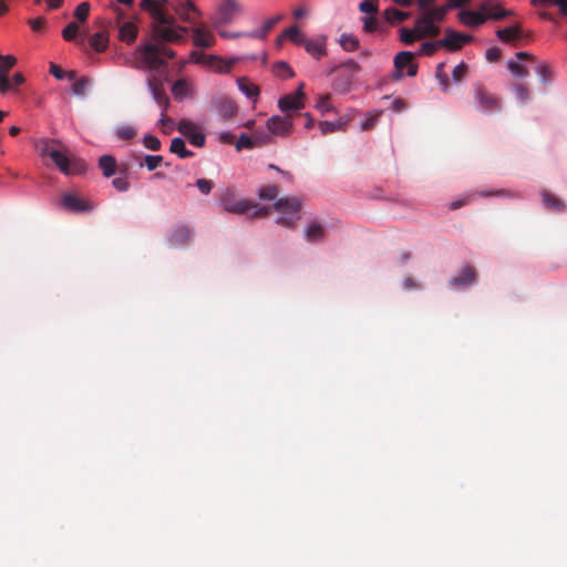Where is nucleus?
I'll use <instances>...</instances> for the list:
<instances>
[{
  "instance_id": "obj_1",
  "label": "nucleus",
  "mask_w": 567,
  "mask_h": 567,
  "mask_svg": "<svg viewBox=\"0 0 567 567\" xmlns=\"http://www.w3.org/2000/svg\"><path fill=\"white\" fill-rule=\"evenodd\" d=\"M35 148L41 157H50L64 175H80L86 171V163L79 157L70 156L69 150L59 140L41 138L35 142Z\"/></svg>"
},
{
  "instance_id": "obj_2",
  "label": "nucleus",
  "mask_w": 567,
  "mask_h": 567,
  "mask_svg": "<svg viewBox=\"0 0 567 567\" xmlns=\"http://www.w3.org/2000/svg\"><path fill=\"white\" fill-rule=\"evenodd\" d=\"M220 205L223 208L231 214L243 215L251 212L254 217L267 216L270 212V207H259L257 204H251L245 199H240L236 190L231 187L225 188L220 194Z\"/></svg>"
},
{
  "instance_id": "obj_3",
  "label": "nucleus",
  "mask_w": 567,
  "mask_h": 567,
  "mask_svg": "<svg viewBox=\"0 0 567 567\" xmlns=\"http://www.w3.org/2000/svg\"><path fill=\"white\" fill-rule=\"evenodd\" d=\"M447 12L449 9L445 4L424 9V12L415 20V30L419 32V37H437L440 28L435 23L442 22Z\"/></svg>"
},
{
  "instance_id": "obj_4",
  "label": "nucleus",
  "mask_w": 567,
  "mask_h": 567,
  "mask_svg": "<svg viewBox=\"0 0 567 567\" xmlns=\"http://www.w3.org/2000/svg\"><path fill=\"white\" fill-rule=\"evenodd\" d=\"M135 61L131 64L132 68L141 70L147 69L150 71H159L166 68L167 63L159 55V44L146 43L140 45L135 51Z\"/></svg>"
},
{
  "instance_id": "obj_5",
  "label": "nucleus",
  "mask_w": 567,
  "mask_h": 567,
  "mask_svg": "<svg viewBox=\"0 0 567 567\" xmlns=\"http://www.w3.org/2000/svg\"><path fill=\"white\" fill-rule=\"evenodd\" d=\"M473 101L476 110L484 114L501 112L502 100L482 83L473 85Z\"/></svg>"
},
{
  "instance_id": "obj_6",
  "label": "nucleus",
  "mask_w": 567,
  "mask_h": 567,
  "mask_svg": "<svg viewBox=\"0 0 567 567\" xmlns=\"http://www.w3.org/2000/svg\"><path fill=\"white\" fill-rule=\"evenodd\" d=\"M241 12V7L236 0H224L217 8L214 23L216 25L230 23Z\"/></svg>"
},
{
  "instance_id": "obj_7",
  "label": "nucleus",
  "mask_w": 567,
  "mask_h": 567,
  "mask_svg": "<svg viewBox=\"0 0 567 567\" xmlns=\"http://www.w3.org/2000/svg\"><path fill=\"white\" fill-rule=\"evenodd\" d=\"M414 54L409 51H402L394 58L395 72L393 74L394 80H401L403 76V70L406 68V74L409 76L416 75L417 65L413 62Z\"/></svg>"
},
{
  "instance_id": "obj_8",
  "label": "nucleus",
  "mask_w": 567,
  "mask_h": 567,
  "mask_svg": "<svg viewBox=\"0 0 567 567\" xmlns=\"http://www.w3.org/2000/svg\"><path fill=\"white\" fill-rule=\"evenodd\" d=\"M177 130L192 145L196 147H203L205 145V134L192 121L181 120Z\"/></svg>"
},
{
  "instance_id": "obj_9",
  "label": "nucleus",
  "mask_w": 567,
  "mask_h": 567,
  "mask_svg": "<svg viewBox=\"0 0 567 567\" xmlns=\"http://www.w3.org/2000/svg\"><path fill=\"white\" fill-rule=\"evenodd\" d=\"M190 59L198 64H207L215 71L226 73L229 72L234 65V61H224L218 56L204 54L197 51L192 52Z\"/></svg>"
},
{
  "instance_id": "obj_10",
  "label": "nucleus",
  "mask_w": 567,
  "mask_h": 567,
  "mask_svg": "<svg viewBox=\"0 0 567 567\" xmlns=\"http://www.w3.org/2000/svg\"><path fill=\"white\" fill-rule=\"evenodd\" d=\"M175 13L183 22L195 23L196 19L200 17L199 9L190 0H178L173 7Z\"/></svg>"
},
{
  "instance_id": "obj_11",
  "label": "nucleus",
  "mask_w": 567,
  "mask_h": 567,
  "mask_svg": "<svg viewBox=\"0 0 567 567\" xmlns=\"http://www.w3.org/2000/svg\"><path fill=\"white\" fill-rule=\"evenodd\" d=\"M472 39L473 38L468 34H462L452 29H446L445 37L437 40V43L446 50L454 52L460 50L465 43L471 42Z\"/></svg>"
},
{
  "instance_id": "obj_12",
  "label": "nucleus",
  "mask_w": 567,
  "mask_h": 567,
  "mask_svg": "<svg viewBox=\"0 0 567 567\" xmlns=\"http://www.w3.org/2000/svg\"><path fill=\"white\" fill-rule=\"evenodd\" d=\"M292 117L291 115L279 116L274 115L267 121V128L274 135L288 136L292 131Z\"/></svg>"
},
{
  "instance_id": "obj_13",
  "label": "nucleus",
  "mask_w": 567,
  "mask_h": 567,
  "mask_svg": "<svg viewBox=\"0 0 567 567\" xmlns=\"http://www.w3.org/2000/svg\"><path fill=\"white\" fill-rule=\"evenodd\" d=\"M187 28L175 27V22L173 24H158L154 28V32L157 38H159L164 42H179L183 40V35L181 32H187Z\"/></svg>"
},
{
  "instance_id": "obj_14",
  "label": "nucleus",
  "mask_w": 567,
  "mask_h": 567,
  "mask_svg": "<svg viewBox=\"0 0 567 567\" xmlns=\"http://www.w3.org/2000/svg\"><path fill=\"white\" fill-rule=\"evenodd\" d=\"M192 239V231L186 225H176L169 233L167 245L169 248H179L187 245Z\"/></svg>"
},
{
  "instance_id": "obj_15",
  "label": "nucleus",
  "mask_w": 567,
  "mask_h": 567,
  "mask_svg": "<svg viewBox=\"0 0 567 567\" xmlns=\"http://www.w3.org/2000/svg\"><path fill=\"white\" fill-rule=\"evenodd\" d=\"M141 8L151 13L157 24H173L175 18L166 14L155 0H142Z\"/></svg>"
},
{
  "instance_id": "obj_16",
  "label": "nucleus",
  "mask_w": 567,
  "mask_h": 567,
  "mask_svg": "<svg viewBox=\"0 0 567 567\" xmlns=\"http://www.w3.org/2000/svg\"><path fill=\"white\" fill-rule=\"evenodd\" d=\"M16 63L17 59L10 54L6 55V59L0 62V93L2 94L12 91L9 72Z\"/></svg>"
},
{
  "instance_id": "obj_17",
  "label": "nucleus",
  "mask_w": 567,
  "mask_h": 567,
  "mask_svg": "<svg viewBox=\"0 0 567 567\" xmlns=\"http://www.w3.org/2000/svg\"><path fill=\"white\" fill-rule=\"evenodd\" d=\"M146 83L154 101L157 104L169 105V99L165 93L163 81L158 76H156L155 74L151 75L147 79Z\"/></svg>"
},
{
  "instance_id": "obj_18",
  "label": "nucleus",
  "mask_w": 567,
  "mask_h": 567,
  "mask_svg": "<svg viewBox=\"0 0 567 567\" xmlns=\"http://www.w3.org/2000/svg\"><path fill=\"white\" fill-rule=\"evenodd\" d=\"M269 140V136L266 135V134H258V133H255L252 136H249L247 134H241L235 146H236V150L238 152L243 151V150H250V148H254L256 146H260L262 145L264 143H266L267 141Z\"/></svg>"
},
{
  "instance_id": "obj_19",
  "label": "nucleus",
  "mask_w": 567,
  "mask_h": 567,
  "mask_svg": "<svg viewBox=\"0 0 567 567\" xmlns=\"http://www.w3.org/2000/svg\"><path fill=\"white\" fill-rule=\"evenodd\" d=\"M327 39L326 37H318L316 39H305L302 45L306 51L316 59H320L327 54L326 49Z\"/></svg>"
},
{
  "instance_id": "obj_20",
  "label": "nucleus",
  "mask_w": 567,
  "mask_h": 567,
  "mask_svg": "<svg viewBox=\"0 0 567 567\" xmlns=\"http://www.w3.org/2000/svg\"><path fill=\"white\" fill-rule=\"evenodd\" d=\"M61 200L63 207L71 212L82 213L92 209L90 204L73 194H64Z\"/></svg>"
},
{
  "instance_id": "obj_21",
  "label": "nucleus",
  "mask_w": 567,
  "mask_h": 567,
  "mask_svg": "<svg viewBox=\"0 0 567 567\" xmlns=\"http://www.w3.org/2000/svg\"><path fill=\"white\" fill-rule=\"evenodd\" d=\"M300 200L297 197H285L279 198L274 204V209L284 215L295 214L300 208Z\"/></svg>"
},
{
  "instance_id": "obj_22",
  "label": "nucleus",
  "mask_w": 567,
  "mask_h": 567,
  "mask_svg": "<svg viewBox=\"0 0 567 567\" xmlns=\"http://www.w3.org/2000/svg\"><path fill=\"white\" fill-rule=\"evenodd\" d=\"M458 18H460V21L467 27H478L487 20V17H485V12L481 11V10L480 11H472V10L462 11V12H460Z\"/></svg>"
},
{
  "instance_id": "obj_23",
  "label": "nucleus",
  "mask_w": 567,
  "mask_h": 567,
  "mask_svg": "<svg viewBox=\"0 0 567 567\" xmlns=\"http://www.w3.org/2000/svg\"><path fill=\"white\" fill-rule=\"evenodd\" d=\"M476 280V271L474 267L466 265L462 268L461 272L450 280L452 286H467L474 284Z\"/></svg>"
},
{
  "instance_id": "obj_24",
  "label": "nucleus",
  "mask_w": 567,
  "mask_h": 567,
  "mask_svg": "<svg viewBox=\"0 0 567 567\" xmlns=\"http://www.w3.org/2000/svg\"><path fill=\"white\" fill-rule=\"evenodd\" d=\"M193 41L196 47L210 48L214 45L215 39L204 27H196L193 29Z\"/></svg>"
},
{
  "instance_id": "obj_25",
  "label": "nucleus",
  "mask_w": 567,
  "mask_h": 567,
  "mask_svg": "<svg viewBox=\"0 0 567 567\" xmlns=\"http://www.w3.org/2000/svg\"><path fill=\"white\" fill-rule=\"evenodd\" d=\"M480 9L485 12L487 20H502L514 14V11L504 9L499 4L489 6L488 3H483Z\"/></svg>"
},
{
  "instance_id": "obj_26",
  "label": "nucleus",
  "mask_w": 567,
  "mask_h": 567,
  "mask_svg": "<svg viewBox=\"0 0 567 567\" xmlns=\"http://www.w3.org/2000/svg\"><path fill=\"white\" fill-rule=\"evenodd\" d=\"M284 18L282 14L267 19L259 30H255L246 34V37L264 40L267 38L270 30Z\"/></svg>"
},
{
  "instance_id": "obj_27",
  "label": "nucleus",
  "mask_w": 567,
  "mask_h": 567,
  "mask_svg": "<svg viewBox=\"0 0 567 567\" xmlns=\"http://www.w3.org/2000/svg\"><path fill=\"white\" fill-rule=\"evenodd\" d=\"M278 106L282 112L299 111L303 107V103L298 96L287 94L278 101Z\"/></svg>"
},
{
  "instance_id": "obj_28",
  "label": "nucleus",
  "mask_w": 567,
  "mask_h": 567,
  "mask_svg": "<svg viewBox=\"0 0 567 567\" xmlns=\"http://www.w3.org/2000/svg\"><path fill=\"white\" fill-rule=\"evenodd\" d=\"M305 236L308 241L317 243L324 238L326 229L320 223L313 221L306 228Z\"/></svg>"
},
{
  "instance_id": "obj_29",
  "label": "nucleus",
  "mask_w": 567,
  "mask_h": 567,
  "mask_svg": "<svg viewBox=\"0 0 567 567\" xmlns=\"http://www.w3.org/2000/svg\"><path fill=\"white\" fill-rule=\"evenodd\" d=\"M90 47L96 52H104L109 45V33L101 31L92 34L89 38Z\"/></svg>"
},
{
  "instance_id": "obj_30",
  "label": "nucleus",
  "mask_w": 567,
  "mask_h": 567,
  "mask_svg": "<svg viewBox=\"0 0 567 567\" xmlns=\"http://www.w3.org/2000/svg\"><path fill=\"white\" fill-rule=\"evenodd\" d=\"M530 3L537 8L556 7L560 16L567 18V0H532Z\"/></svg>"
},
{
  "instance_id": "obj_31",
  "label": "nucleus",
  "mask_w": 567,
  "mask_h": 567,
  "mask_svg": "<svg viewBox=\"0 0 567 567\" xmlns=\"http://www.w3.org/2000/svg\"><path fill=\"white\" fill-rule=\"evenodd\" d=\"M288 38L291 42L296 44H302L306 37L302 35L298 29V27L292 25L288 29H286L278 38H277V44L281 45L282 41Z\"/></svg>"
},
{
  "instance_id": "obj_32",
  "label": "nucleus",
  "mask_w": 567,
  "mask_h": 567,
  "mask_svg": "<svg viewBox=\"0 0 567 567\" xmlns=\"http://www.w3.org/2000/svg\"><path fill=\"white\" fill-rule=\"evenodd\" d=\"M522 29L520 25H514V27H507L504 29H499L496 31V35L499 40L503 42H512L514 40H517L522 37Z\"/></svg>"
},
{
  "instance_id": "obj_33",
  "label": "nucleus",
  "mask_w": 567,
  "mask_h": 567,
  "mask_svg": "<svg viewBox=\"0 0 567 567\" xmlns=\"http://www.w3.org/2000/svg\"><path fill=\"white\" fill-rule=\"evenodd\" d=\"M217 107L225 118H231L237 113V105L231 99L223 97L218 101Z\"/></svg>"
},
{
  "instance_id": "obj_34",
  "label": "nucleus",
  "mask_w": 567,
  "mask_h": 567,
  "mask_svg": "<svg viewBox=\"0 0 567 567\" xmlns=\"http://www.w3.org/2000/svg\"><path fill=\"white\" fill-rule=\"evenodd\" d=\"M137 27L133 22H125L120 28V40L126 43H133L137 38Z\"/></svg>"
},
{
  "instance_id": "obj_35",
  "label": "nucleus",
  "mask_w": 567,
  "mask_h": 567,
  "mask_svg": "<svg viewBox=\"0 0 567 567\" xmlns=\"http://www.w3.org/2000/svg\"><path fill=\"white\" fill-rule=\"evenodd\" d=\"M169 151L181 158H188L194 156V153L186 148L185 141L181 137H175L172 140Z\"/></svg>"
},
{
  "instance_id": "obj_36",
  "label": "nucleus",
  "mask_w": 567,
  "mask_h": 567,
  "mask_svg": "<svg viewBox=\"0 0 567 567\" xmlns=\"http://www.w3.org/2000/svg\"><path fill=\"white\" fill-rule=\"evenodd\" d=\"M383 14L385 20L392 24L401 23L411 17L410 12L400 11L395 8L385 9Z\"/></svg>"
},
{
  "instance_id": "obj_37",
  "label": "nucleus",
  "mask_w": 567,
  "mask_h": 567,
  "mask_svg": "<svg viewBox=\"0 0 567 567\" xmlns=\"http://www.w3.org/2000/svg\"><path fill=\"white\" fill-rule=\"evenodd\" d=\"M99 166L105 177H111L116 169V159L112 155H103L99 158Z\"/></svg>"
},
{
  "instance_id": "obj_38",
  "label": "nucleus",
  "mask_w": 567,
  "mask_h": 567,
  "mask_svg": "<svg viewBox=\"0 0 567 567\" xmlns=\"http://www.w3.org/2000/svg\"><path fill=\"white\" fill-rule=\"evenodd\" d=\"M319 128L322 135H327L337 131H344L346 122L342 120L336 122L322 121L319 123Z\"/></svg>"
},
{
  "instance_id": "obj_39",
  "label": "nucleus",
  "mask_w": 567,
  "mask_h": 567,
  "mask_svg": "<svg viewBox=\"0 0 567 567\" xmlns=\"http://www.w3.org/2000/svg\"><path fill=\"white\" fill-rule=\"evenodd\" d=\"M339 43L343 50L353 52L359 48V39L353 34L342 33L339 39Z\"/></svg>"
},
{
  "instance_id": "obj_40",
  "label": "nucleus",
  "mask_w": 567,
  "mask_h": 567,
  "mask_svg": "<svg viewBox=\"0 0 567 567\" xmlns=\"http://www.w3.org/2000/svg\"><path fill=\"white\" fill-rule=\"evenodd\" d=\"M238 86L249 99H256L259 95V87L247 79H239Z\"/></svg>"
},
{
  "instance_id": "obj_41",
  "label": "nucleus",
  "mask_w": 567,
  "mask_h": 567,
  "mask_svg": "<svg viewBox=\"0 0 567 567\" xmlns=\"http://www.w3.org/2000/svg\"><path fill=\"white\" fill-rule=\"evenodd\" d=\"M543 200H544L545 206L550 209L561 212L566 208V205L558 197H556L553 194L544 193Z\"/></svg>"
},
{
  "instance_id": "obj_42",
  "label": "nucleus",
  "mask_w": 567,
  "mask_h": 567,
  "mask_svg": "<svg viewBox=\"0 0 567 567\" xmlns=\"http://www.w3.org/2000/svg\"><path fill=\"white\" fill-rule=\"evenodd\" d=\"M136 161L138 162L140 166H143L145 164V166L148 171H155L163 162V156L145 155L144 163L141 161L140 156H136Z\"/></svg>"
},
{
  "instance_id": "obj_43",
  "label": "nucleus",
  "mask_w": 567,
  "mask_h": 567,
  "mask_svg": "<svg viewBox=\"0 0 567 567\" xmlns=\"http://www.w3.org/2000/svg\"><path fill=\"white\" fill-rule=\"evenodd\" d=\"M274 73L281 79H290L295 75L290 65L284 61H279L274 65Z\"/></svg>"
},
{
  "instance_id": "obj_44",
  "label": "nucleus",
  "mask_w": 567,
  "mask_h": 567,
  "mask_svg": "<svg viewBox=\"0 0 567 567\" xmlns=\"http://www.w3.org/2000/svg\"><path fill=\"white\" fill-rule=\"evenodd\" d=\"M279 194V187L276 185L261 186L258 190L259 198L262 200H274Z\"/></svg>"
},
{
  "instance_id": "obj_45",
  "label": "nucleus",
  "mask_w": 567,
  "mask_h": 567,
  "mask_svg": "<svg viewBox=\"0 0 567 567\" xmlns=\"http://www.w3.org/2000/svg\"><path fill=\"white\" fill-rule=\"evenodd\" d=\"M187 91H188V85L185 80H177L174 82V84L172 86V93L175 99H183L184 96H186Z\"/></svg>"
},
{
  "instance_id": "obj_46",
  "label": "nucleus",
  "mask_w": 567,
  "mask_h": 567,
  "mask_svg": "<svg viewBox=\"0 0 567 567\" xmlns=\"http://www.w3.org/2000/svg\"><path fill=\"white\" fill-rule=\"evenodd\" d=\"M90 3L81 2L74 10V17L79 20V22L83 23L87 20L90 14Z\"/></svg>"
},
{
  "instance_id": "obj_47",
  "label": "nucleus",
  "mask_w": 567,
  "mask_h": 567,
  "mask_svg": "<svg viewBox=\"0 0 567 567\" xmlns=\"http://www.w3.org/2000/svg\"><path fill=\"white\" fill-rule=\"evenodd\" d=\"M507 68L512 72L513 75L520 78V79H525L529 74L528 70L525 66H523L518 62H515L512 60L507 62Z\"/></svg>"
},
{
  "instance_id": "obj_48",
  "label": "nucleus",
  "mask_w": 567,
  "mask_h": 567,
  "mask_svg": "<svg viewBox=\"0 0 567 567\" xmlns=\"http://www.w3.org/2000/svg\"><path fill=\"white\" fill-rule=\"evenodd\" d=\"M79 33V27L75 22H70L63 30H62V38L65 41H74Z\"/></svg>"
},
{
  "instance_id": "obj_49",
  "label": "nucleus",
  "mask_w": 567,
  "mask_h": 567,
  "mask_svg": "<svg viewBox=\"0 0 567 567\" xmlns=\"http://www.w3.org/2000/svg\"><path fill=\"white\" fill-rule=\"evenodd\" d=\"M136 128L131 125H122L116 130V135L121 140H132L136 135Z\"/></svg>"
},
{
  "instance_id": "obj_50",
  "label": "nucleus",
  "mask_w": 567,
  "mask_h": 567,
  "mask_svg": "<svg viewBox=\"0 0 567 567\" xmlns=\"http://www.w3.org/2000/svg\"><path fill=\"white\" fill-rule=\"evenodd\" d=\"M422 37H419V32L415 30V31H412L410 29H406V28H402L401 29V35H400V39L403 43L405 44H411L413 43L416 39H421Z\"/></svg>"
},
{
  "instance_id": "obj_51",
  "label": "nucleus",
  "mask_w": 567,
  "mask_h": 567,
  "mask_svg": "<svg viewBox=\"0 0 567 567\" xmlns=\"http://www.w3.org/2000/svg\"><path fill=\"white\" fill-rule=\"evenodd\" d=\"M513 92L515 93L516 97L523 103L529 100V90L525 87L523 84L515 83L513 85Z\"/></svg>"
},
{
  "instance_id": "obj_52",
  "label": "nucleus",
  "mask_w": 567,
  "mask_h": 567,
  "mask_svg": "<svg viewBox=\"0 0 567 567\" xmlns=\"http://www.w3.org/2000/svg\"><path fill=\"white\" fill-rule=\"evenodd\" d=\"M143 144L146 148L151 151H159L161 150V141L152 134H146L143 138Z\"/></svg>"
},
{
  "instance_id": "obj_53",
  "label": "nucleus",
  "mask_w": 567,
  "mask_h": 567,
  "mask_svg": "<svg viewBox=\"0 0 567 567\" xmlns=\"http://www.w3.org/2000/svg\"><path fill=\"white\" fill-rule=\"evenodd\" d=\"M316 107L322 114H326V113L332 111L333 106L330 103V95H322V96H320L319 101L316 104Z\"/></svg>"
},
{
  "instance_id": "obj_54",
  "label": "nucleus",
  "mask_w": 567,
  "mask_h": 567,
  "mask_svg": "<svg viewBox=\"0 0 567 567\" xmlns=\"http://www.w3.org/2000/svg\"><path fill=\"white\" fill-rule=\"evenodd\" d=\"M158 124H159L163 133H165V134H171L172 131L174 130L173 120L169 118L168 116H166V114H164V112H161V118L158 121Z\"/></svg>"
},
{
  "instance_id": "obj_55",
  "label": "nucleus",
  "mask_w": 567,
  "mask_h": 567,
  "mask_svg": "<svg viewBox=\"0 0 567 567\" xmlns=\"http://www.w3.org/2000/svg\"><path fill=\"white\" fill-rule=\"evenodd\" d=\"M90 81L86 78H81L75 81L72 85V90L76 95H84L89 86Z\"/></svg>"
},
{
  "instance_id": "obj_56",
  "label": "nucleus",
  "mask_w": 567,
  "mask_h": 567,
  "mask_svg": "<svg viewBox=\"0 0 567 567\" xmlns=\"http://www.w3.org/2000/svg\"><path fill=\"white\" fill-rule=\"evenodd\" d=\"M444 66H445L444 63H440L437 65V68H436V78L440 81L442 90L443 91H447V89H449V78H447L446 73L444 72Z\"/></svg>"
},
{
  "instance_id": "obj_57",
  "label": "nucleus",
  "mask_w": 567,
  "mask_h": 567,
  "mask_svg": "<svg viewBox=\"0 0 567 567\" xmlns=\"http://www.w3.org/2000/svg\"><path fill=\"white\" fill-rule=\"evenodd\" d=\"M467 73V65L462 62L456 65L452 72V78L455 82H461Z\"/></svg>"
},
{
  "instance_id": "obj_58",
  "label": "nucleus",
  "mask_w": 567,
  "mask_h": 567,
  "mask_svg": "<svg viewBox=\"0 0 567 567\" xmlns=\"http://www.w3.org/2000/svg\"><path fill=\"white\" fill-rule=\"evenodd\" d=\"M196 186L202 194L208 195L214 187V183L210 179L199 178L196 182Z\"/></svg>"
},
{
  "instance_id": "obj_59",
  "label": "nucleus",
  "mask_w": 567,
  "mask_h": 567,
  "mask_svg": "<svg viewBox=\"0 0 567 567\" xmlns=\"http://www.w3.org/2000/svg\"><path fill=\"white\" fill-rule=\"evenodd\" d=\"M440 47H442V45L439 44L437 41H435V42H424L421 45L420 53L430 56V55H433L435 53V51Z\"/></svg>"
},
{
  "instance_id": "obj_60",
  "label": "nucleus",
  "mask_w": 567,
  "mask_h": 567,
  "mask_svg": "<svg viewBox=\"0 0 567 567\" xmlns=\"http://www.w3.org/2000/svg\"><path fill=\"white\" fill-rule=\"evenodd\" d=\"M359 9L361 12L374 14L378 12V6L375 1L364 0L360 3Z\"/></svg>"
},
{
  "instance_id": "obj_61",
  "label": "nucleus",
  "mask_w": 567,
  "mask_h": 567,
  "mask_svg": "<svg viewBox=\"0 0 567 567\" xmlns=\"http://www.w3.org/2000/svg\"><path fill=\"white\" fill-rule=\"evenodd\" d=\"M536 72L539 75L540 81L544 84H547L548 81L550 80V75H551V72H550L548 65H546V64L538 65L537 69H536Z\"/></svg>"
},
{
  "instance_id": "obj_62",
  "label": "nucleus",
  "mask_w": 567,
  "mask_h": 567,
  "mask_svg": "<svg viewBox=\"0 0 567 567\" xmlns=\"http://www.w3.org/2000/svg\"><path fill=\"white\" fill-rule=\"evenodd\" d=\"M363 21V30L365 32H373L377 30L378 21L374 17H364Z\"/></svg>"
},
{
  "instance_id": "obj_63",
  "label": "nucleus",
  "mask_w": 567,
  "mask_h": 567,
  "mask_svg": "<svg viewBox=\"0 0 567 567\" xmlns=\"http://www.w3.org/2000/svg\"><path fill=\"white\" fill-rule=\"evenodd\" d=\"M112 184L118 192H126L130 188V183L124 177L114 178Z\"/></svg>"
},
{
  "instance_id": "obj_64",
  "label": "nucleus",
  "mask_w": 567,
  "mask_h": 567,
  "mask_svg": "<svg viewBox=\"0 0 567 567\" xmlns=\"http://www.w3.org/2000/svg\"><path fill=\"white\" fill-rule=\"evenodd\" d=\"M47 23L45 18L38 17L29 20V25L33 31H40Z\"/></svg>"
}]
</instances>
